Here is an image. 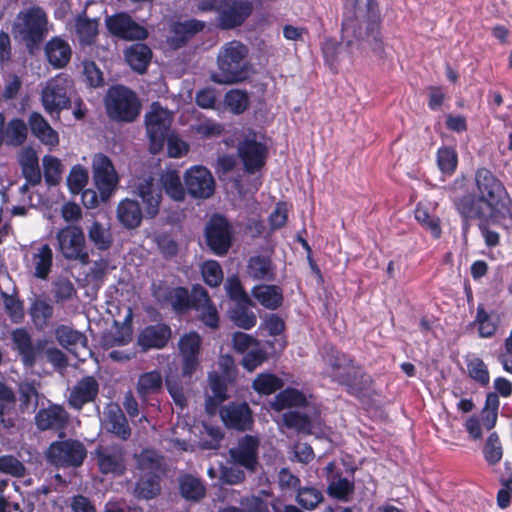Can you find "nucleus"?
Instances as JSON below:
<instances>
[{"label": "nucleus", "mask_w": 512, "mask_h": 512, "mask_svg": "<svg viewBox=\"0 0 512 512\" xmlns=\"http://www.w3.org/2000/svg\"><path fill=\"white\" fill-rule=\"evenodd\" d=\"M371 0H346L342 23V43L354 57L361 51L364 35L373 51L381 53L383 44L379 32V16L370 7Z\"/></svg>", "instance_id": "nucleus-1"}, {"label": "nucleus", "mask_w": 512, "mask_h": 512, "mask_svg": "<svg viewBox=\"0 0 512 512\" xmlns=\"http://www.w3.org/2000/svg\"><path fill=\"white\" fill-rule=\"evenodd\" d=\"M477 200L484 204L489 216L504 226L512 225V199L502 181L489 169L475 172Z\"/></svg>", "instance_id": "nucleus-2"}, {"label": "nucleus", "mask_w": 512, "mask_h": 512, "mask_svg": "<svg viewBox=\"0 0 512 512\" xmlns=\"http://www.w3.org/2000/svg\"><path fill=\"white\" fill-rule=\"evenodd\" d=\"M248 54V47L240 41L232 40L225 43L217 55L218 72L211 74V80L226 85L247 79L251 72Z\"/></svg>", "instance_id": "nucleus-3"}, {"label": "nucleus", "mask_w": 512, "mask_h": 512, "mask_svg": "<svg viewBox=\"0 0 512 512\" xmlns=\"http://www.w3.org/2000/svg\"><path fill=\"white\" fill-rule=\"evenodd\" d=\"M323 360L327 365V375L340 384L346 385L351 392L360 391L366 384L367 380L362 370L345 354L330 348L323 356Z\"/></svg>", "instance_id": "nucleus-4"}, {"label": "nucleus", "mask_w": 512, "mask_h": 512, "mask_svg": "<svg viewBox=\"0 0 512 512\" xmlns=\"http://www.w3.org/2000/svg\"><path fill=\"white\" fill-rule=\"evenodd\" d=\"M198 8L201 11H214L217 14L218 26L232 29L249 17L253 5L248 0H201Z\"/></svg>", "instance_id": "nucleus-5"}, {"label": "nucleus", "mask_w": 512, "mask_h": 512, "mask_svg": "<svg viewBox=\"0 0 512 512\" xmlns=\"http://www.w3.org/2000/svg\"><path fill=\"white\" fill-rule=\"evenodd\" d=\"M108 116L121 122H132L140 113V102L136 94L124 86L111 87L105 97Z\"/></svg>", "instance_id": "nucleus-6"}, {"label": "nucleus", "mask_w": 512, "mask_h": 512, "mask_svg": "<svg viewBox=\"0 0 512 512\" xmlns=\"http://www.w3.org/2000/svg\"><path fill=\"white\" fill-rule=\"evenodd\" d=\"M72 92L73 81L68 75L60 73L49 79L41 91L45 111L51 116L56 114L59 117L60 112L69 107Z\"/></svg>", "instance_id": "nucleus-7"}, {"label": "nucleus", "mask_w": 512, "mask_h": 512, "mask_svg": "<svg viewBox=\"0 0 512 512\" xmlns=\"http://www.w3.org/2000/svg\"><path fill=\"white\" fill-rule=\"evenodd\" d=\"M173 122V114L158 103L151 105L145 115L146 132L149 139V149L153 154L159 153L164 146L165 137Z\"/></svg>", "instance_id": "nucleus-8"}, {"label": "nucleus", "mask_w": 512, "mask_h": 512, "mask_svg": "<svg viewBox=\"0 0 512 512\" xmlns=\"http://www.w3.org/2000/svg\"><path fill=\"white\" fill-rule=\"evenodd\" d=\"M237 152L247 172L254 173L260 170L266 162L268 153L264 136L247 130L238 143Z\"/></svg>", "instance_id": "nucleus-9"}, {"label": "nucleus", "mask_w": 512, "mask_h": 512, "mask_svg": "<svg viewBox=\"0 0 512 512\" xmlns=\"http://www.w3.org/2000/svg\"><path fill=\"white\" fill-rule=\"evenodd\" d=\"M46 24L45 12L39 7H31L18 14L13 31L24 40L36 41L43 36Z\"/></svg>", "instance_id": "nucleus-10"}, {"label": "nucleus", "mask_w": 512, "mask_h": 512, "mask_svg": "<svg viewBox=\"0 0 512 512\" xmlns=\"http://www.w3.org/2000/svg\"><path fill=\"white\" fill-rule=\"evenodd\" d=\"M85 457L84 445L76 440L54 442L47 451L48 460L58 467L80 466Z\"/></svg>", "instance_id": "nucleus-11"}, {"label": "nucleus", "mask_w": 512, "mask_h": 512, "mask_svg": "<svg viewBox=\"0 0 512 512\" xmlns=\"http://www.w3.org/2000/svg\"><path fill=\"white\" fill-rule=\"evenodd\" d=\"M58 248L64 258L77 260L83 264L88 262L85 249V238L82 230L76 226H67L57 233Z\"/></svg>", "instance_id": "nucleus-12"}, {"label": "nucleus", "mask_w": 512, "mask_h": 512, "mask_svg": "<svg viewBox=\"0 0 512 512\" xmlns=\"http://www.w3.org/2000/svg\"><path fill=\"white\" fill-rule=\"evenodd\" d=\"M93 178L103 201L109 199L118 183V177L110 159L103 154L93 158Z\"/></svg>", "instance_id": "nucleus-13"}, {"label": "nucleus", "mask_w": 512, "mask_h": 512, "mask_svg": "<svg viewBox=\"0 0 512 512\" xmlns=\"http://www.w3.org/2000/svg\"><path fill=\"white\" fill-rule=\"evenodd\" d=\"M187 192L193 198L207 199L213 195L215 181L211 172L204 166L196 165L184 174Z\"/></svg>", "instance_id": "nucleus-14"}, {"label": "nucleus", "mask_w": 512, "mask_h": 512, "mask_svg": "<svg viewBox=\"0 0 512 512\" xmlns=\"http://www.w3.org/2000/svg\"><path fill=\"white\" fill-rule=\"evenodd\" d=\"M206 239L211 249L218 255L225 254L231 245V229L222 216H214L206 226Z\"/></svg>", "instance_id": "nucleus-15"}, {"label": "nucleus", "mask_w": 512, "mask_h": 512, "mask_svg": "<svg viewBox=\"0 0 512 512\" xmlns=\"http://www.w3.org/2000/svg\"><path fill=\"white\" fill-rule=\"evenodd\" d=\"M108 30L126 40H143L147 37V30L134 22L126 13H119L107 18Z\"/></svg>", "instance_id": "nucleus-16"}, {"label": "nucleus", "mask_w": 512, "mask_h": 512, "mask_svg": "<svg viewBox=\"0 0 512 512\" xmlns=\"http://www.w3.org/2000/svg\"><path fill=\"white\" fill-rule=\"evenodd\" d=\"M95 454L99 469L103 474L122 475L125 472V453L121 447H100Z\"/></svg>", "instance_id": "nucleus-17"}, {"label": "nucleus", "mask_w": 512, "mask_h": 512, "mask_svg": "<svg viewBox=\"0 0 512 512\" xmlns=\"http://www.w3.org/2000/svg\"><path fill=\"white\" fill-rule=\"evenodd\" d=\"M25 258L27 267L36 278L47 279L53 264V251L48 244L32 247Z\"/></svg>", "instance_id": "nucleus-18"}, {"label": "nucleus", "mask_w": 512, "mask_h": 512, "mask_svg": "<svg viewBox=\"0 0 512 512\" xmlns=\"http://www.w3.org/2000/svg\"><path fill=\"white\" fill-rule=\"evenodd\" d=\"M201 345L199 334L190 332L179 341L180 353L183 358V375L191 376L199 365L198 355Z\"/></svg>", "instance_id": "nucleus-19"}, {"label": "nucleus", "mask_w": 512, "mask_h": 512, "mask_svg": "<svg viewBox=\"0 0 512 512\" xmlns=\"http://www.w3.org/2000/svg\"><path fill=\"white\" fill-rule=\"evenodd\" d=\"M192 306L200 313V319L206 326L213 329L218 327V311L212 304L207 291L203 287H193Z\"/></svg>", "instance_id": "nucleus-20"}, {"label": "nucleus", "mask_w": 512, "mask_h": 512, "mask_svg": "<svg viewBox=\"0 0 512 512\" xmlns=\"http://www.w3.org/2000/svg\"><path fill=\"white\" fill-rule=\"evenodd\" d=\"M102 425L108 432L115 434L122 440H126L131 435L127 419L117 404H109L105 407L102 418Z\"/></svg>", "instance_id": "nucleus-21"}, {"label": "nucleus", "mask_w": 512, "mask_h": 512, "mask_svg": "<svg viewBox=\"0 0 512 512\" xmlns=\"http://www.w3.org/2000/svg\"><path fill=\"white\" fill-rule=\"evenodd\" d=\"M258 446V438L246 435L239 440L236 448L230 450L231 457L235 463L254 470L257 464Z\"/></svg>", "instance_id": "nucleus-22"}, {"label": "nucleus", "mask_w": 512, "mask_h": 512, "mask_svg": "<svg viewBox=\"0 0 512 512\" xmlns=\"http://www.w3.org/2000/svg\"><path fill=\"white\" fill-rule=\"evenodd\" d=\"M171 337L168 325L158 323L145 327L138 335V345L143 350L163 348Z\"/></svg>", "instance_id": "nucleus-23"}, {"label": "nucleus", "mask_w": 512, "mask_h": 512, "mask_svg": "<svg viewBox=\"0 0 512 512\" xmlns=\"http://www.w3.org/2000/svg\"><path fill=\"white\" fill-rule=\"evenodd\" d=\"M136 191L145 206L146 216L150 218L156 216L162 195L161 190L154 183V179L149 176L140 180L136 185Z\"/></svg>", "instance_id": "nucleus-24"}, {"label": "nucleus", "mask_w": 512, "mask_h": 512, "mask_svg": "<svg viewBox=\"0 0 512 512\" xmlns=\"http://www.w3.org/2000/svg\"><path fill=\"white\" fill-rule=\"evenodd\" d=\"M68 413L60 405H50L40 409L35 416V422L40 430H61L68 421Z\"/></svg>", "instance_id": "nucleus-25"}, {"label": "nucleus", "mask_w": 512, "mask_h": 512, "mask_svg": "<svg viewBox=\"0 0 512 512\" xmlns=\"http://www.w3.org/2000/svg\"><path fill=\"white\" fill-rule=\"evenodd\" d=\"M221 418L227 427L246 430L252 424V416L247 404H230L220 411Z\"/></svg>", "instance_id": "nucleus-26"}, {"label": "nucleus", "mask_w": 512, "mask_h": 512, "mask_svg": "<svg viewBox=\"0 0 512 512\" xmlns=\"http://www.w3.org/2000/svg\"><path fill=\"white\" fill-rule=\"evenodd\" d=\"M13 349L18 352L25 367L34 366L38 349L33 345L30 334L23 328L14 330L11 334Z\"/></svg>", "instance_id": "nucleus-27"}, {"label": "nucleus", "mask_w": 512, "mask_h": 512, "mask_svg": "<svg viewBox=\"0 0 512 512\" xmlns=\"http://www.w3.org/2000/svg\"><path fill=\"white\" fill-rule=\"evenodd\" d=\"M97 393V381L93 377H85L73 387L68 402L73 408L81 409L84 404L94 400Z\"/></svg>", "instance_id": "nucleus-28"}, {"label": "nucleus", "mask_w": 512, "mask_h": 512, "mask_svg": "<svg viewBox=\"0 0 512 512\" xmlns=\"http://www.w3.org/2000/svg\"><path fill=\"white\" fill-rule=\"evenodd\" d=\"M55 335L59 344L75 354L76 357L81 356L78 350L90 353L87 348V338L83 333L62 325L56 329Z\"/></svg>", "instance_id": "nucleus-29"}, {"label": "nucleus", "mask_w": 512, "mask_h": 512, "mask_svg": "<svg viewBox=\"0 0 512 512\" xmlns=\"http://www.w3.org/2000/svg\"><path fill=\"white\" fill-rule=\"evenodd\" d=\"M45 54L54 68H63L71 59L72 49L66 40L54 37L46 43Z\"/></svg>", "instance_id": "nucleus-30"}, {"label": "nucleus", "mask_w": 512, "mask_h": 512, "mask_svg": "<svg viewBox=\"0 0 512 512\" xmlns=\"http://www.w3.org/2000/svg\"><path fill=\"white\" fill-rule=\"evenodd\" d=\"M29 125L33 135L46 146L56 147L59 144V135L46 119L39 113H32L29 118Z\"/></svg>", "instance_id": "nucleus-31"}, {"label": "nucleus", "mask_w": 512, "mask_h": 512, "mask_svg": "<svg viewBox=\"0 0 512 512\" xmlns=\"http://www.w3.org/2000/svg\"><path fill=\"white\" fill-rule=\"evenodd\" d=\"M142 211L139 203L132 199L122 200L117 207V219L128 229L138 227L142 221Z\"/></svg>", "instance_id": "nucleus-32"}, {"label": "nucleus", "mask_w": 512, "mask_h": 512, "mask_svg": "<svg viewBox=\"0 0 512 512\" xmlns=\"http://www.w3.org/2000/svg\"><path fill=\"white\" fill-rule=\"evenodd\" d=\"M22 173L31 185H36L41 181V172L39 168L38 156L32 148H24L18 156Z\"/></svg>", "instance_id": "nucleus-33"}, {"label": "nucleus", "mask_w": 512, "mask_h": 512, "mask_svg": "<svg viewBox=\"0 0 512 512\" xmlns=\"http://www.w3.org/2000/svg\"><path fill=\"white\" fill-rule=\"evenodd\" d=\"M204 28V23L195 19L174 23L172 26L173 35L168 42L174 48L181 47L189 37Z\"/></svg>", "instance_id": "nucleus-34"}, {"label": "nucleus", "mask_w": 512, "mask_h": 512, "mask_svg": "<svg viewBox=\"0 0 512 512\" xmlns=\"http://www.w3.org/2000/svg\"><path fill=\"white\" fill-rule=\"evenodd\" d=\"M253 297L265 308L277 309L283 301V292L276 285H258L252 290Z\"/></svg>", "instance_id": "nucleus-35"}, {"label": "nucleus", "mask_w": 512, "mask_h": 512, "mask_svg": "<svg viewBox=\"0 0 512 512\" xmlns=\"http://www.w3.org/2000/svg\"><path fill=\"white\" fill-rule=\"evenodd\" d=\"M150 48L142 43H136L131 45L125 50V59L129 66L137 71L143 73L147 69L148 64L151 60Z\"/></svg>", "instance_id": "nucleus-36"}, {"label": "nucleus", "mask_w": 512, "mask_h": 512, "mask_svg": "<svg viewBox=\"0 0 512 512\" xmlns=\"http://www.w3.org/2000/svg\"><path fill=\"white\" fill-rule=\"evenodd\" d=\"M159 182L165 193L174 201L185 199V189L177 170L166 169L160 174Z\"/></svg>", "instance_id": "nucleus-37"}, {"label": "nucleus", "mask_w": 512, "mask_h": 512, "mask_svg": "<svg viewBox=\"0 0 512 512\" xmlns=\"http://www.w3.org/2000/svg\"><path fill=\"white\" fill-rule=\"evenodd\" d=\"M247 272L255 280L272 281L275 278V268L270 258L258 255L248 261Z\"/></svg>", "instance_id": "nucleus-38"}, {"label": "nucleus", "mask_w": 512, "mask_h": 512, "mask_svg": "<svg viewBox=\"0 0 512 512\" xmlns=\"http://www.w3.org/2000/svg\"><path fill=\"white\" fill-rule=\"evenodd\" d=\"M474 325L481 338H491L497 331L499 319L496 315L487 313L482 306H478Z\"/></svg>", "instance_id": "nucleus-39"}, {"label": "nucleus", "mask_w": 512, "mask_h": 512, "mask_svg": "<svg viewBox=\"0 0 512 512\" xmlns=\"http://www.w3.org/2000/svg\"><path fill=\"white\" fill-rule=\"evenodd\" d=\"M316 418L295 411H289L283 414V422L286 427L292 428L305 434H313L316 427Z\"/></svg>", "instance_id": "nucleus-40"}, {"label": "nucleus", "mask_w": 512, "mask_h": 512, "mask_svg": "<svg viewBox=\"0 0 512 512\" xmlns=\"http://www.w3.org/2000/svg\"><path fill=\"white\" fill-rule=\"evenodd\" d=\"M305 404V395L293 388H287L281 391L271 402L272 408L276 411H281L285 408L293 406H304Z\"/></svg>", "instance_id": "nucleus-41"}, {"label": "nucleus", "mask_w": 512, "mask_h": 512, "mask_svg": "<svg viewBox=\"0 0 512 512\" xmlns=\"http://www.w3.org/2000/svg\"><path fill=\"white\" fill-rule=\"evenodd\" d=\"M76 33L82 46L93 44L98 34V21L78 16L75 20Z\"/></svg>", "instance_id": "nucleus-42"}, {"label": "nucleus", "mask_w": 512, "mask_h": 512, "mask_svg": "<svg viewBox=\"0 0 512 512\" xmlns=\"http://www.w3.org/2000/svg\"><path fill=\"white\" fill-rule=\"evenodd\" d=\"M159 492V474H141L135 487V495L139 498L151 499Z\"/></svg>", "instance_id": "nucleus-43"}, {"label": "nucleus", "mask_w": 512, "mask_h": 512, "mask_svg": "<svg viewBox=\"0 0 512 512\" xmlns=\"http://www.w3.org/2000/svg\"><path fill=\"white\" fill-rule=\"evenodd\" d=\"M53 306L43 299H37L30 308L32 321L37 329H44L53 316Z\"/></svg>", "instance_id": "nucleus-44"}, {"label": "nucleus", "mask_w": 512, "mask_h": 512, "mask_svg": "<svg viewBox=\"0 0 512 512\" xmlns=\"http://www.w3.org/2000/svg\"><path fill=\"white\" fill-rule=\"evenodd\" d=\"M141 474H160L162 470L161 458L154 450H143L136 456Z\"/></svg>", "instance_id": "nucleus-45"}, {"label": "nucleus", "mask_w": 512, "mask_h": 512, "mask_svg": "<svg viewBox=\"0 0 512 512\" xmlns=\"http://www.w3.org/2000/svg\"><path fill=\"white\" fill-rule=\"evenodd\" d=\"M218 512H269L267 503L259 496L250 495L240 500V507L226 506Z\"/></svg>", "instance_id": "nucleus-46"}, {"label": "nucleus", "mask_w": 512, "mask_h": 512, "mask_svg": "<svg viewBox=\"0 0 512 512\" xmlns=\"http://www.w3.org/2000/svg\"><path fill=\"white\" fill-rule=\"evenodd\" d=\"M500 401L496 393H489L486 397L485 406L481 411L482 425L486 431H490L496 425Z\"/></svg>", "instance_id": "nucleus-47"}, {"label": "nucleus", "mask_w": 512, "mask_h": 512, "mask_svg": "<svg viewBox=\"0 0 512 512\" xmlns=\"http://www.w3.org/2000/svg\"><path fill=\"white\" fill-rule=\"evenodd\" d=\"M225 106L235 115L244 113L249 106L247 92L240 89H232L225 94Z\"/></svg>", "instance_id": "nucleus-48"}, {"label": "nucleus", "mask_w": 512, "mask_h": 512, "mask_svg": "<svg viewBox=\"0 0 512 512\" xmlns=\"http://www.w3.org/2000/svg\"><path fill=\"white\" fill-rule=\"evenodd\" d=\"M483 456L488 465L498 464L503 457V447L496 432L490 433L483 447Z\"/></svg>", "instance_id": "nucleus-49"}, {"label": "nucleus", "mask_w": 512, "mask_h": 512, "mask_svg": "<svg viewBox=\"0 0 512 512\" xmlns=\"http://www.w3.org/2000/svg\"><path fill=\"white\" fill-rule=\"evenodd\" d=\"M5 139L8 145L19 146L27 137V126L21 119L11 120L6 129L4 128Z\"/></svg>", "instance_id": "nucleus-50"}, {"label": "nucleus", "mask_w": 512, "mask_h": 512, "mask_svg": "<svg viewBox=\"0 0 512 512\" xmlns=\"http://www.w3.org/2000/svg\"><path fill=\"white\" fill-rule=\"evenodd\" d=\"M415 219L430 233L434 238L441 235L440 220L434 214H430L427 207L419 204L415 209Z\"/></svg>", "instance_id": "nucleus-51"}, {"label": "nucleus", "mask_w": 512, "mask_h": 512, "mask_svg": "<svg viewBox=\"0 0 512 512\" xmlns=\"http://www.w3.org/2000/svg\"><path fill=\"white\" fill-rule=\"evenodd\" d=\"M249 305L237 304L230 311V319L240 328L249 330L256 325L257 317L255 313L248 309Z\"/></svg>", "instance_id": "nucleus-52"}, {"label": "nucleus", "mask_w": 512, "mask_h": 512, "mask_svg": "<svg viewBox=\"0 0 512 512\" xmlns=\"http://www.w3.org/2000/svg\"><path fill=\"white\" fill-rule=\"evenodd\" d=\"M88 236L90 241L100 250H106L112 244L110 229L98 222H94L90 226Z\"/></svg>", "instance_id": "nucleus-53"}, {"label": "nucleus", "mask_w": 512, "mask_h": 512, "mask_svg": "<svg viewBox=\"0 0 512 512\" xmlns=\"http://www.w3.org/2000/svg\"><path fill=\"white\" fill-rule=\"evenodd\" d=\"M180 491L184 498L190 500H199L205 495V487L201 481L189 475L180 479Z\"/></svg>", "instance_id": "nucleus-54"}, {"label": "nucleus", "mask_w": 512, "mask_h": 512, "mask_svg": "<svg viewBox=\"0 0 512 512\" xmlns=\"http://www.w3.org/2000/svg\"><path fill=\"white\" fill-rule=\"evenodd\" d=\"M162 387V377L157 371H151L140 376L138 380V393L145 397L146 395L156 393Z\"/></svg>", "instance_id": "nucleus-55"}, {"label": "nucleus", "mask_w": 512, "mask_h": 512, "mask_svg": "<svg viewBox=\"0 0 512 512\" xmlns=\"http://www.w3.org/2000/svg\"><path fill=\"white\" fill-rule=\"evenodd\" d=\"M458 155L454 148L441 147L437 152V164L442 173L451 175L456 170Z\"/></svg>", "instance_id": "nucleus-56"}, {"label": "nucleus", "mask_w": 512, "mask_h": 512, "mask_svg": "<svg viewBox=\"0 0 512 512\" xmlns=\"http://www.w3.org/2000/svg\"><path fill=\"white\" fill-rule=\"evenodd\" d=\"M224 288L229 298L237 302V304L251 305V299L245 292L238 276L228 277Z\"/></svg>", "instance_id": "nucleus-57"}, {"label": "nucleus", "mask_w": 512, "mask_h": 512, "mask_svg": "<svg viewBox=\"0 0 512 512\" xmlns=\"http://www.w3.org/2000/svg\"><path fill=\"white\" fill-rule=\"evenodd\" d=\"M45 181L49 185H56L62 178V163L61 161L51 155H46L42 160Z\"/></svg>", "instance_id": "nucleus-58"}, {"label": "nucleus", "mask_w": 512, "mask_h": 512, "mask_svg": "<svg viewBox=\"0 0 512 512\" xmlns=\"http://www.w3.org/2000/svg\"><path fill=\"white\" fill-rule=\"evenodd\" d=\"M282 385V380L271 373H262L258 375L253 382L254 389L265 395L274 393L276 390L280 389Z\"/></svg>", "instance_id": "nucleus-59"}, {"label": "nucleus", "mask_w": 512, "mask_h": 512, "mask_svg": "<svg viewBox=\"0 0 512 512\" xmlns=\"http://www.w3.org/2000/svg\"><path fill=\"white\" fill-rule=\"evenodd\" d=\"M469 376L481 386H487L490 382L489 371L484 361L478 357H472L467 361Z\"/></svg>", "instance_id": "nucleus-60"}, {"label": "nucleus", "mask_w": 512, "mask_h": 512, "mask_svg": "<svg viewBox=\"0 0 512 512\" xmlns=\"http://www.w3.org/2000/svg\"><path fill=\"white\" fill-rule=\"evenodd\" d=\"M132 333L129 327H116L105 333L102 337V344L104 347L110 348L114 346H123L131 341Z\"/></svg>", "instance_id": "nucleus-61"}, {"label": "nucleus", "mask_w": 512, "mask_h": 512, "mask_svg": "<svg viewBox=\"0 0 512 512\" xmlns=\"http://www.w3.org/2000/svg\"><path fill=\"white\" fill-rule=\"evenodd\" d=\"M2 304L9 318L14 323H19L24 318L23 303L14 295L1 293Z\"/></svg>", "instance_id": "nucleus-62"}, {"label": "nucleus", "mask_w": 512, "mask_h": 512, "mask_svg": "<svg viewBox=\"0 0 512 512\" xmlns=\"http://www.w3.org/2000/svg\"><path fill=\"white\" fill-rule=\"evenodd\" d=\"M88 178L89 175L86 168L81 165L73 166L67 178V184L70 191L73 194H79L82 192L88 183Z\"/></svg>", "instance_id": "nucleus-63"}, {"label": "nucleus", "mask_w": 512, "mask_h": 512, "mask_svg": "<svg viewBox=\"0 0 512 512\" xmlns=\"http://www.w3.org/2000/svg\"><path fill=\"white\" fill-rule=\"evenodd\" d=\"M323 500L321 491L313 487H304L298 490L296 501L307 510L314 509Z\"/></svg>", "instance_id": "nucleus-64"}]
</instances>
